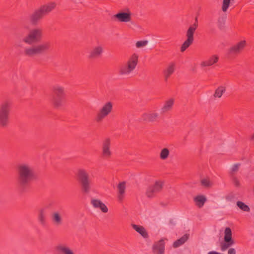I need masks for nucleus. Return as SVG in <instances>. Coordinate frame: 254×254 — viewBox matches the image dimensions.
<instances>
[{"label":"nucleus","instance_id":"1","mask_svg":"<svg viewBox=\"0 0 254 254\" xmlns=\"http://www.w3.org/2000/svg\"><path fill=\"white\" fill-rule=\"evenodd\" d=\"M16 184L20 192L28 191L31 183L36 179L34 167L30 163L21 162L16 166Z\"/></svg>","mask_w":254,"mask_h":254},{"label":"nucleus","instance_id":"2","mask_svg":"<svg viewBox=\"0 0 254 254\" xmlns=\"http://www.w3.org/2000/svg\"><path fill=\"white\" fill-rule=\"evenodd\" d=\"M55 2H50L40 5L34 9L28 16V19L32 25H38L50 12L56 7Z\"/></svg>","mask_w":254,"mask_h":254},{"label":"nucleus","instance_id":"3","mask_svg":"<svg viewBox=\"0 0 254 254\" xmlns=\"http://www.w3.org/2000/svg\"><path fill=\"white\" fill-rule=\"evenodd\" d=\"M51 47V44L50 42L33 45L25 47L23 51V55L26 57L33 58L46 53L49 50Z\"/></svg>","mask_w":254,"mask_h":254},{"label":"nucleus","instance_id":"4","mask_svg":"<svg viewBox=\"0 0 254 254\" xmlns=\"http://www.w3.org/2000/svg\"><path fill=\"white\" fill-rule=\"evenodd\" d=\"M76 180L79 183L81 191L88 194L92 188V180L88 171L84 169H79L76 173Z\"/></svg>","mask_w":254,"mask_h":254},{"label":"nucleus","instance_id":"5","mask_svg":"<svg viewBox=\"0 0 254 254\" xmlns=\"http://www.w3.org/2000/svg\"><path fill=\"white\" fill-rule=\"evenodd\" d=\"M12 105L9 100H5L0 104V127L1 128H6L9 125Z\"/></svg>","mask_w":254,"mask_h":254},{"label":"nucleus","instance_id":"6","mask_svg":"<svg viewBox=\"0 0 254 254\" xmlns=\"http://www.w3.org/2000/svg\"><path fill=\"white\" fill-rule=\"evenodd\" d=\"M66 94L64 88L60 85H55L52 89V101L56 108L63 106L65 103Z\"/></svg>","mask_w":254,"mask_h":254},{"label":"nucleus","instance_id":"7","mask_svg":"<svg viewBox=\"0 0 254 254\" xmlns=\"http://www.w3.org/2000/svg\"><path fill=\"white\" fill-rule=\"evenodd\" d=\"M138 56L132 55L127 62L121 65L119 69V74L123 76L129 75L135 68L138 63Z\"/></svg>","mask_w":254,"mask_h":254},{"label":"nucleus","instance_id":"8","mask_svg":"<svg viewBox=\"0 0 254 254\" xmlns=\"http://www.w3.org/2000/svg\"><path fill=\"white\" fill-rule=\"evenodd\" d=\"M42 36V29L40 28H35L29 31L26 36L22 39V41L29 45H31L40 41Z\"/></svg>","mask_w":254,"mask_h":254},{"label":"nucleus","instance_id":"9","mask_svg":"<svg viewBox=\"0 0 254 254\" xmlns=\"http://www.w3.org/2000/svg\"><path fill=\"white\" fill-rule=\"evenodd\" d=\"M198 27V20L197 17H196L195 18V22L192 25L189 27L188 29L186 36L187 39L182 45L181 47V51L184 52L188 48H189L193 43L194 40L193 35Z\"/></svg>","mask_w":254,"mask_h":254},{"label":"nucleus","instance_id":"10","mask_svg":"<svg viewBox=\"0 0 254 254\" xmlns=\"http://www.w3.org/2000/svg\"><path fill=\"white\" fill-rule=\"evenodd\" d=\"M164 182L161 180L156 181L153 185L150 186L146 190L145 194L149 198H152L156 196V194L160 192L164 187Z\"/></svg>","mask_w":254,"mask_h":254},{"label":"nucleus","instance_id":"11","mask_svg":"<svg viewBox=\"0 0 254 254\" xmlns=\"http://www.w3.org/2000/svg\"><path fill=\"white\" fill-rule=\"evenodd\" d=\"M113 110V103L111 102L106 103L100 109L95 117V121L100 123L107 117Z\"/></svg>","mask_w":254,"mask_h":254},{"label":"nucleus","instance_id":"12","mask_svg":"<svg viewBox=\"0 0 254 254\" xmlns=\"http://www.w3.org/2000/svg\"><path fill=\"white\" fill-rule=\"evenodd\" d=\"M232 233L230 228L226 227L224 231V242L220 243V248L222 251H225L235 244L232 238Z\"/></svg>","mask_w":254,"mask_h":254},{"label":"nucleus","instance_id":"13","mask_svg":"<svg viewBox=\"0 0 254 254\" xmlns=\"http://www.w3.org/2000/svg\"><path fill=\"white\" fill-rule=\"evenodd\" d=\"M111 140L109 137L104 139L102 142L101 157L105 159H109L111 157L112 153L111 150Z\"/></svg>","mask_w":254,"mask_h":254},{"label":"nucleus","instance_id":"14","mask_svg":"<svg viewBox=\"0 0 254 254\" xmlns=\"http://www.w3.org/2000/svg\"><path fill=\"white\" fill-rule=\"evenodd\" d=\"M159 114L156 111L143 113L141 117L142 121L147 123H154L159 121Z\"/></svg>","mask_w":254,"mask_h":254},{"label":"nucleus","instance_id":"15","mask_svg":"<svg viewBox=\"0 0 254 254\" xmlns=\"http://www.w3.org/2000/svg\"><path fill=\"white\" fill-rule=\"evenodd\" d=\"M114 17L120 22H128L131 19V13L129 9H127L126 11H119Z\"/></svg>","mask_w":254,"mask_h":254},{"label":"nucleus","instance_id":"16","mask_svg":"<svg viewBox=\"0 0 254 254\" xmlns=\"http://www.w3.org/2000/svg\"><path fill=\"white\" fill-rule=\"evenodd\" d=\"M103 52L104 48L102 46L94 47L89 52L88 58L91 60L99 59L102 57Z\"/></svg>","mask_w":254,"mask_h":254},{"label":"nucleus","instance_id":"17","mask_svg":"<svg viewBox=\"0 0 254 254\" xmlns=\"http://www.w3.org/2000/svg\"><path fill=\"white\" fill-rule=\"evenodd\" d=\"M47 207L44 206L39 209L37 214V220L40 225L43 227L47 224Z\"/></svg>","mask_w":254,"mask_h":254},{"label":"nucleus","instance_id":"18","mask_svg":"<svg viewBox=\"0 0 254 254\" xmlns=\"http://www.w3.org/2000/svg\"><path fill=\"white\" fill-rule=\"evenodd\" d=\"M51 220L55 226L62 225L64 221L62 211L57 210L52 212L51 214Z\"/></svg>","mask_w":254,"mask_h":254},{"label":"nucleus","instance_id":"19","mask_svg":"<svg viewBox=\"0 0 254 254\" xmlns=\"http://www.w3.org/2000/svg\"><path fill=\"white\" fill-rule=\"evenodd\" d=\"M246 46V41L245 40L241 41L231 47L229 50V53L230 54H238L244 49Z\"/></svg>","mask_w":254,"mask_h":254},{"label":"nucleus","instance_id":"20","mask_svg":"<svg viewBox=\"0 0 254 254\" xmlns=\"http://www.w3.org/2000/svg\"><path fill=\"white\" fill-rule=\"evenodd\" d=\"M154 254H164L165 250V242L163 239H161L155 243L152 248Z\"/></svg>","mask_w":254,"mask_h":254},{"label":"nucleus","instance_id":"21","mask_svg":"<svg viewBox=\"0 0 254 254\" xmlns=\"http://www.w3.org/2000/svg\"><path fill=\"white\" fill-rule=\"evenodd\" d=\"M126 189V183L125 182H121L117 186L118 199L120 202H122L125 197Z\"/></svg>","mask_w":254,"mask_h":254},{"label":"nucleus","instance_id":"22","mask_svg":"<svg viewBox=\"0 0 254 254\" xmlns=\"http://www.w3.org/2000/svg\"><path fill=\"white\" fill-rule=\"evenodd\" d=\"M91 203L95 208H100L104 213H107L108 211V208L106 205L100 200L98 199H92Z\"/></svg>","mask_w":254,"mask_h":254},{"label":"nucleus","instance_id":"23","mask_svg":"<svg viewBox=\"0 0 254 254\" xmlns=\"http://www.w3.org/2000/svg\"><path fill=\"white\" fill-rule=\"evenodd\" d=\"M175 64L174 63H170L169 65L163 71L164 80L167 82L169 78L175 71Z\"/></svg>","mask_w":254,"mask_h":254},{"label":"nucleus","instance_id":"24","mask_svg":"<svg viewBox=\"0 0 254 254\" xmlns=\"http://www.w3.org/2000/svg\"><path fill=\"white\" fill-rule=\"evenodd\" d=\"M219 60V57L217 55H212L208 59L201 62V67L210 66L217 63Z\"/></svg>","mask_w":254,"mask_h":254},{"label":"nucleus","instance_id":"25","mask_svg":"<svg viewBox=\"0 0 254 254\" xmlns=\"http://www.w3.org/2000/svg\"><path fill=\"white\" fill-rule=\"evenodd\" d=\"M174 101L175 100L173 98H170L166 101L161 109V113L164 114L171 111L174 104Z\"/></svg>","mask_w":254,"mask_h":254},{"label":"nucleus","instance_id":"26","mask_svg":"<svg viewBox=\"0 0 254 254\" xmlns=\"http://www.w3.org/2000/svg\"><path fill=\"white\" fill-rule=\"evenodd\" d=\"M131 226L132 228L138 232L142 237L144 238H148V233L143 227L136 224H132Z\"/></svg>","mask_w":254,"mask_h":254},{"label":"nucleus","instance_id":"27","mask_svg":"<svg viewBox=\"0 0 254 254\" xmlns=\"http://www.w3.org/2000/svg\"><path fill=\"white\" fill-rule=\"evenodd\" d=\"M189 234H186L183 235L181 238L175 241L173 244V247L174 248H177L183 245L189 239Z\"/></svg>","mask_w":254,"mask_h":254},{"label":"nucleus","instance_id":"28","mask_svg":"<svg viewBox=\"0 0 254 254\" xmlns=\"http://www.w3.org/2000/svg\"><path fill=\"white\" fill-rule=\"evenodd\" d=\"M193 200L195 202L196 205L199 208H201L207 200L205 196L203 195H197L194 198Z\"/></svg>","mask_w":254,"mask_h":254},{"label":"nucleus","instance_id":"29","mask_svg":"<svg viewBox=\"0 0 254 254\" xmlns=\"http://www.w3.org/2000/svg\"><path fill=\"white\" fill-rule=\"evenodd\" d=\"M56 250L58 252H61L64 254H74L73 252L68 247L62 245H58L56 247Z\"/></svg>","mask_w":254,"mask_h":254},{"label":"nucleus","instance_id":"30","mask_svg":"<svg viewBox=\"0 0 254 254\" xmlns=\"http://www.w3.org/2000/svg\"><path fill=\"white\" fill-rule=\"evenodd\" d=\"M226 92V87L223 86H220L217 89H216L213 97L215 98H220L222 97L223 94Z\"/></svg>","mask_w":254,"mask_h":254},{"label":"nucleus","instance_id":"31","mask_svg":"<svg viewBox=\"0 0 254 254\" xmlns=\"http://www.w3.org/2000/svg\"><path fill=\"white\" fill-rule=\"evenodd\" d=\"M169 153H170V152L168 148H164L162 149L160 152V158L162 160L166 159L169 156Z\"/></svg>","mask_w":254,"mask_h":254},{"label":"nucleus","instance_id":"32","mask_svg":"<svg viewBox=\"0 0 254 254\" xmlns=\"http://www.w3.org/2000/svg\"><path fill=\"white\" fill-rule=\"evenodd\" d=\"M237 205L242 210L246 212H249L250 211V208L248 205L245 204L244 202L238 201L237 202Z\"/></svg>","mask_w":254,"mask_h":254},{"label":"nucleus","instance_id":"33","mask_svg":"<svg viewBox=\"0 0 254 254\" xmlns=\"http://www.w3.org/2000/svg\"><path fill=\"white\" fill-rule=\"evenodd\" d=\"M148 43V42L147 40L138 41L136 42L135 46L136 48H140L146 46L147 45Z\"/></svg>","mask_w":254,"mask_h":254},{"label":"nucleus","instance_id":"34","mask_svg":"<svg viewBox=\"0 0 254 254\" xmlns=\"http://www.w3.org/2000/svg\"><path fill=\"white\" fill-rule=\"evenodd\" d=\"M230 1L231 0H223V4H222V10L224 11V12H226L229 5H230Z\"/></svg>","mask_w":254,"mask_h":254},{"label":"nucleus","instance_id":"35","mask_svg":"<svg viewBox=\"0 0 254 254\" xmlns=\"http://www.w3.org/2000/svg\"><path fill=\"white\" fill-rule=\"evenodd\" d=\"M240 166V163H237V164H234L232 166V167L231 168V173H230L231 176H234V173L238 171Z\"/></svg>","mask_w":254,"mask_h":254},{"label":"nucleus","instance_id":"36","mask_svg":"<svg viewBox=\"0 0 254 254\" xmlns=\"http://www.w3.org/2000/svg\"><path fill=\"white\" fill-rule=\"evenodd\" d=\"M201 184L202 186L205 187H209L211 186L210 181L206 179H204L201 180Z\"/></svg>","mask_w":254,"mask_h":254},{"label":"nucleus","instance_id":"37","mask_svg":"<svg viewBox=\"0 0 254 254\" xmlns=\"http://www.w3.org/2000/svg\"><path fill=\"white\" fill-rule=\"evenodd\" d=\"M231 177L233 183L235 186L237 187H239L240 186V183L239 180L235 176H232Z\"/></svg>","mask_w":254,"mask_h":254},{"label":"nucleus","instance_id":"38","mask_svg":"<svg viewBox=\"0 0 254 254\" xmlns=\"http://www.w3.org/2000/svg\"><path fill=\"white\" fill-rule=\"evenodd\" d=\"M22 42H23L22 41V40L16 42L15 43V45H14L15 47L16 48H21V47H22V46H23Z\"/></svg>","mask_w":254,"mask_h":254},{"label":"nucleus","instance_id":"39","mask_svg":"<svg viewBox=\"0 0 254 254\" xmlns=\"http://www.w3.org/2000/svg\"><path fill=\"white\" fill-rule=\"evenodd\" d=\"M228 254H236V251L234 248H230L228 252Z\"/></svg>","mask_w":254,"mask_h":254},{"label":"nucleus","instance_id":"40","mask_svg":"<svg viewBox=\"0 0 254 254\" xmlns=\"http://www.w3.org/2000/svg\"><path fill=\"white\" fill-rule=\"evenodd\" d=\"M251 139L252 140H254V133L252 135Z\"/></svg>","mask_w":254,"mask_h":254}]
</instances>
